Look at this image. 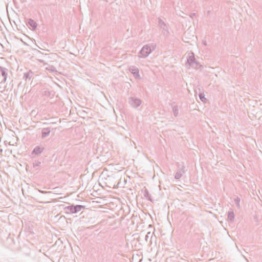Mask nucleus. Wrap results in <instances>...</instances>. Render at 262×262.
<instances>
[{
  "label": "nucleus",
  "mask_w": 262,
  "mask_h": 262,
  "mask_svg": "<svg viewBox=\"0 0 262 262\" xmlns=\"http://www.w3.org/2000/svg\"><path fill=\"white\" fill-rule=\"evenodd\" d=\"M156 45L154 44H148L144 45L139 52V57L146 58L149 54L155 49Z\"/></svg>",
  "instance_id": "obj_1"
},
{
  "label": "nucleus",
  "mask_w": 262,
  "mask_h": 262,
  "mask_svg": "<svg viewBox=\"0 0 262 262\" xmlns=\"http://www.w3.org/2000/svg\"><path fill=\"white\" fill-rule=\"evenodd\" d=\"M85 208V206L81 205H70L68 206H66L64 208V210H65L67 213H76L78 212L81 211L82 209Z\"/></svg>",
  "instance_id": "obj_2"
},
{
  "label": "nucleus",
  "mask_w": 262,
  "mask_h": 262,
  "mask_svg": "<svg viewBox=\"0 0 262 262\" xmlns=\"http://www.w3.org/2000/svg\"><path fill=\"white\" fill-rule=\"evenodd\" d=\"M158 27L163 36H167L168 35L169 31L168 26L160 18H158Z\"/></svg>",
  "instance_id": "obj_3"
},
{
  "label": "nucleus",
  "mask_w": 262,
  "mask_h": 262,
  "mask_svg": "<svg viewBox=\"0 0 262 262\" xmlns=\"http://www.w3.org/2000/svg\"><path fill=\"white\" fill-rule=\"evenodd\" d=\"M178 170L177 172L176 173V174L174 176V178L176 179L179 180L180 179L183 174L185 173V167L184 165V163H182L181 164H178Z\"/></svg>",
  "instance_id": "obj_4"
},
{
  "label": "nucleus",
  "mask_w": 262,
  "mask_h": 262,
  "mask_svg": "<svg viewBox=\"0 0 262 262\" xmlns=\"http://www.w3.org/2000/svg\"><path fill=\"white\" fill-rule=\"evenodd\" d=\"M128 102L130 105L134 108L138 107L142 103L140 99L135 97H130Z\"/></svg>",
  "instance_id": "obj_5"
},
{
  "label": "nucleus",
  "mask_w": 262,
  "mask_h": 262,
  "mask_svg": "<svg viewBox=\"0 0 262 262\" xmlns=\"http://www.w3.org/2000/svg\"><path fill=\"white\" fill-rule=\"evenodd\" d=\"M8 70L5 68L0 67V76H1V79H0V83L5 82L7 79Z\"/></svg>",
  "instance_id": "obj_6"
},
{
  "label": "nucleus",
  "mask_w": 262,
  "mask_h": 262,
  "mask_svg": "<svg viewBox=\"0 0 262 262\" xmlns=\"http://www.w3.org/2000/svg\"><path fill=\"white\" fill-rule=\"evenodd\" d=\"M33 75L34 73L31 71L30 70L28 72L24 73L23 79H25L26 81H27V80H30L32 78Z\"/></svg>",
  "instance_id": "obj_7"
},
{
  "label": "nucleus",
  "mask_w": 262,
  "mask_h": 262,
  "mask_svg": "<svg viewBox=\"0 0 262 262\" xmlns=\"http://www.w3.org/2000/svg\"><path fill=\"white\" fill-rule=\"evenodd\" d=\"M44 148L41 146H36L32 152V154L36 155H40L43 150Z\"/></svg>",
  "instance_id": "obj_8"
},
{
  "label": "nucleus",
  "mask_w": 262,
  "mask_h": 262,
  "mask_svg": "<svg viewBox=\"0 0 262 262\" xmlns=\"http://www.w3.org/2000/svg\"><path fill=\"white\" fill-rule=\"evenodd\" d=\"M51 132L50 128L46 127L43 128L41 130V137L42 138H45L48 136Z\"/></svg>",
  "instance_id": "obj_9"
},
{
  "label": "nucleus",
  "mask_w": 262,
  "mask_h": 262,
  "mask_svg": "<svg viewBox=\"0 0 262 262\" xmlns=\"http://www.w3.org/2000/svg\"><path fill=\"white\" fill-rule=\"evenodd\" d=\"M28 25L30 26L33 30H35L37 28V23L32 19H29L28 20Z\"/></svg>",
  "instance_id": "obj_10"
},
{
  "label": "nucleus",
  "mask_w": 262,
  "mask_h": 262,
  "mask_svg": "<svg viewBox=\"0 0 262 262\" xmlns=\"http://www.w3.org/2000/svg\"><path fill=\"white\" fill-rule=\"evenodd\" d=\"M234 219V213L233 210L230 209L228 212V220L232 222Z\"/></svg>",
  "instance_id": "obj_11"
},
{
  "label": "nucleus",
  "mask_w": 262,
  "mask_h": 262,
  "mask_svg": "<svg viewBox=\"0 0 262 262\" xmlns=\"http://www.w3.org/2000/svg\"><path fill=\"white\" fill-rule=\"evenodd\" d=\"M172 112L174 117H177L179 114V107L178 105H173L172 106Z\"/></svg>",
  "instance_id": "obj_12"
},
{
  "label": "nucleus",
  "mask_w": 262,
  "mask_h": 262,
  "mask_svg": "<svg viewBox=\"0 0 262 262\" xmlns=\"http://www.w3.org/2000/svg\"><path fill=\"white\" fill-rule=\"evenodd\" d=\"M195 61H196V60H195V59L194 58V56L193 54H192V55H191V56H190L187 58V62H188V63L189 64V66H191L192 64V63H193Z\"/></svg>",
  "instance_id": "obj_13"
},
{
  "label": "nucleus",
  "mask_w": 262,
  "mask_h": 262,
  "mask_svg": "<svg viewBox=\"0 0 262 262\" xmlns=\"http://www.w3.org/2000/svg\"><path fill=\"white\" fill-rule=\"evenodd\" d=\"M234 203L236 206V207L238 208H240V201H241V199L239 198H238V196H235L234 198Z\"/></svg>",
  "instance_id": "obj_14"
},
{
  "label": "nucleus",
  "mask_w": 262,
  "mask_h": 262,
  "mask_svg": "<svg viewBox=\"0 0 262 262\" xmlns=\"http://www.w3.org/2000/svg\"><path fill=\"white\" fill-rule=\"evenodd\" d=\"M130 71L135 77L139 76L138 69L132 68L130 69Z\"/></svg>",
  "instance_id": "obj_15"
},
{
  "label": "nucleus",
  "mask_w": 262,
  "mask_h": 262,
  "mask_svg": "<svg viewBox=\"0 0 262 262\" xmlns=\"http://www.w3.org/2000/svg\"><path fill=\"white\" fill-rule=\"evenodd\" d=\"M148 191L147 189H145L144 191V196L145 198H146L148 200L151 201Z\"/></svg>",
  "instance_id": "obj_16"
},
{
  "label": "nucleus",
  "mask_w": 262,
  "mask_h": 262,
  "mask_svg": "<svg viewBox=\"0 0 262 262\" xmlns=\"http://www.w3.org/2000/svg\"><path fill=\"white\" fill-rule=\"evenodd\" d=\"M152 236V234L150 232H147V233L146 234L145 236V240L146 242H148V239L150 238H151Z\"/></svg>",
  "instance_id": "obj_17"
},
{
  "label": "nucleus",
  "mask_w": 262,
  "mask_h": 262,
  "mask_svg": "<svg viewBox=\"0 0 262 262\" xmlns=\"http://www.w3.org/2000/svg\"><path fill=\"white\" fill-rule=\"evenodd\" d=\"M199 96L200 100L202 102H205L207 100V99L205 97V96L203 93H200L199 95Z\"/></svg>",
  "instance_id": "obj_18"
},
{
  "label": "nucleus",
  "mask_w": 262,
  "mask_h": 262,
  "mask_svg": "<svg viewBox=\"0 0 262 262\" xmlns=\"http://www.w3.org/2000/svg\"><path fill=\"white\" fill-rule=\"evenodd\" d=\"M190 67L193 68H195V69H196L198 68V63L196 61H195L194 62H193V63H192V64L191 66H190Z\"/></svg>",
  "instance_id": "obj_19"
},
{
  "label": "nucleus",
  "mask_w": 262,
  "mask_h": 262,
  "mask_svg": "<svg viewBox=\"0 0 262 262\" xmlns=\"http://www.w3.org/2000/svg\"><path fill=\"white\" fill-rule=\"evenodd\" d=\"M40 164H41V162H39V161H35V162H33V166L34 167H37V166H39Z\"/></svg>",
  "instance_id": "obj_20"
},
{
  "label": "nucleus",
  "mask_w": 262,
  "mask_h": 262,
  "mask_svg": "<svg viewBox=\"0 0 262 262\" xmlns=\"http://www.w3.org/2000/svg\"><path fill=\"white\" fill-rule=\"evenodd\" d=\"M20 45H25V46H28V45L25 42H24L21 39H19Z\"/></svg>",
  "instance_id": "obj_21"
},
{
  "label": "nucleus",
  "mask_w": 262,
  "mask_h": 262,
  "mask_svg": "<svg viewBox=\"0 0 262 262\" xmlns=\"http://www.w3.org/2000/svg\"><path fill=\"white\" fill-rule=\"evenodd\" d=\"M202 43H203V45H204L205 46H207V41L206 40H203Z\"/></svg>",
  "instance_id": "obj_22"
},
{
  "label": "nucleus",
  "mask_w": 262,
  "mask_h": 262,
  "mask_svg": "<svg viewBox=\"0 0 262 262\" xmlns=\"http://www.w3.org/2000/svg\"><path fill=\"white\" fill-rule=\"evenodd\" d=\"M10 153H11V155H12L14 157H15V155H14V154H13V152H12V149H10Z\"/></svg>",
  "instance_id": "obj_23"
},
{
  "label": "nucleus",
  "mask_w": 262,
  "mask_h": 262,
  "mask_svg": "<svg viewBox=\"0 0 262 262\" xmlns=\"http://www.w3.org/2000/svg\"><path fill=\"white\" fill-rule=\"evenodd\" d=\"M39 61L40 62H43V60H40V59H39Z\"/></svg>",
  "instance_id": "obj_24"
},
{
  "label": "nucleus",
  "mask_w": 262,
  "mask_h": 262,
  "mask_svg": "<svg viewBox=\"0 0 262 262\" xmlns=\"http://www.w3.org/2000/svg\"><path fill=\"white\" fill-rule=\"evenodd\" d=\"M12 23H14V24H15V21L14 20H13V21H12Z\"/></svg>",
  "instance_id": "obj_25"
},
{
  "label": "nucleus",
  "mask_w": 262,
  "mask_h": 262,
  "mask_svg": "<svg viewBox=\"0 0 262 262\" xmlns=\"http://www.w3.org/2000/svg\"><path fill=\"white\" fill-rule=\"evenodd\" d=\"M12 23H14V24H15V21L14 20H13V21H12Z\"/></svg>",
  "instance_id": "obj_26"
}]
</instances>
